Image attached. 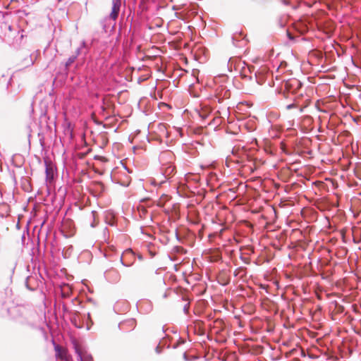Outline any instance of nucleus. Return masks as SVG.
<instances>
[{"instance_id": "18", "label": "nucleus", "mask_w": 361, "mask_h": 361, "mask_svg": "<svg viewBox=\"0 0 361 361\" xmlns=\"http://www.w3.org/2000/svg\"><path fill=\"white\" fill-rule=\"evenodd\" d=\"M87 321H90V322L91 324H92V320H91V317H90V313H88V314H87Z\"/></svg>"}, {"instance_id": "8", "label": "nucleus", "mask_w": 361, "mask_h": 361, "mask_svg": "<svg viewBox=\"0 0 361 361\" xmlns=\"http://www.w3.org/2000/svg\"><path fill=\"white\" fill-rule=\"evenodd\" d=\"M242 36L241 33H235L232 37L233 44L235 47H242L246 44L245 39L243 37L239 39Z\"/></svg>"}, {"instance_id": "17", "label": "nucleus", "mask_w": 361, "mask_h": 361, "mask_svg": "<svg viewBox=\"0 0 361 361\" xmlns=\"http://www.w3.org/2000/svg\"><path fill=\"white\" fill-rule=\"evenodd\" d=\"M29 280H30V278H27V281H29ZM26 286H27V288L28 289H30V290H34V288H30V286H29V285H28L27 282L26 283Z\"/></svg>"}, {"instance_id": "6", "label": "nucleus", "mask_w": 361, "mask_h": 361, "mask_svg": "<svg viewBox=\"0 0 361 361\" xmlns=\"http://www.w3.org/2000/svg\"><path fill=\"white\" fill-rule=\"evenodd\" d=\"M121 8L120 0H113L111 12L110 13V18L115 20L118 16Z\"/></svg>"}, {"instance_id": "23", "label": "nucleus", "mask_w": 361, "mask_h": 361, "mask_svg": "<svg viewBox=\"0 0 361 361\" xmlns=\"http://www.w3.org/2000/svg\"><path fill=\"white\" fill-rule=\"evenodd\" d=\"M63 310L66 311V307L63 305Z\"/></svg>"}, {"instance_id": "2", "label": "nucleus", "mask_w": 361, "mask_h": 361, "mask_svg": "<svg viewBox=\"0 0 361 361\" xmlns=\"http://www.w3.org/2000/svg\"><path fill=\"white\" fill-rule=\"evenodd\" d=\"M214 95L218 102H221L223 99L229 98L231 92L224 84H216L214 87Z\"/></svg>"}, {"instance_id": "14", "label": "nucleus", "mask_w": 361, "mask_h": 361, "mask_svg": "<svg viewBox=\"0 0 361 361\" xmlns=\"http://www.w3.org/2000/svg\"><path fill=\"white\" fill-rule=\"evenodd\" d=\"M295 106H296V105L294 103H293V104L287 105L286 109H291L293 108H295Z\"/></svg>"}, {"instance_id": "20", "label": "nucleus", "mask_w": 361, "mask_h": 361, "mask_svg": "<svg viewBox=\"0 0 361 361\" xmlns=\"http://www.w3.org/2000/svg\"><path fill=\"white\" fill-rule=\"evenodd\" d=\"M138 258H139V259L142 260V255H138Z\"/></svg>"}, {"instance_id": "11", "label": "nucleus", "mask_w": 361, "mask_h": 361, "mask_svg": "<svg viewBox=\"0 0 361 361\" xmlns=\"http://www.w3.org/2000/svg\"><path fill=\"white\" fill-rule=\"evenodd\" d=\"M85 47V42L84 41L82 42L80 46L77 49L74 55H77V57L81 54L82 50Z\"/></svg>"}, {"instance_id": "15", "label": "nucleus", "mask_w": 361, "mask_h": 361, "mask_svg": "<svg viewBox=\"0 0 361 361\" xmlns=\"http://www.w3.org/2000/svg\"><path fill=\"white\" fill-rule=\"evenodd\" d=\"M46 173H47V178H49L50 173L49 171V169L47 167L46 168Z\"/></svg>"}, {"instance_id": "13", "label": "nucleus", "mask_w": 361, "mask_h": 361, "mask_svg": "<svg viewBox=\"0 0 361 361\" xmlns=\"http://www.w3.org/2000/svg\"><path fill=\"white\" fill-rule=\"evenodd\" d=\"M75 315L78 314V312H75ZM72 322L74 324V325L77 327V328H81V326H79V325H77L76 324V316H74L72 318Z\"/></svg>"}, {"instance_id": "1", "label": "nucleus", "mask_w": 361, "mask_h": 361, "mask_svg": "<svg viewBox=\"0 0 361 361\" xmlns=\"http://www.w3.org/2000/svg\"><path fill=\"white\" fill-rule=\"evenodd\" d=\"M175 160L174 154L171 151L162 152L159 155V161L161 165L160 176H164L165 180L158 181L154 180L153 183L161 185L165 183L166 180H169L175 173V166L173 164Z\"/></svg>"}, {"instance_id": "12", "label": "nucleus", "mask_w": 361, "mask_h": 361, "mask_svg": "<svg viewBox=\"0 0 361 361\" xmlns=\"http://www.w3.org/2000/svg\"><path fill=\"white\" fill-rule=\"evenodd\" d=\"M95 215H96V212L94 211H92V213H91V216L93 219V222L91 223V226L92 227H94L96 226V224H95L96 216Z\"/></svg>"}, {"instance_id": "9", "label": "nucleus", "mask_w": 361, "mask_h": 361, "mask_svg": "<svg viewBox=\"0 0 361 361\" xmlns=\"http://www.w3.org/2000/svg\"><path fill=\"white\" fill-rule=\"evenodd\" d=\"M138 211L140 218L146 219L147 217L148 212L146 209H145L144 207L138 208ZM149 217L150 218V219H152L151 214L149 215Z\"/></svg>"}, {"instance_id": "21", "label": "nucleus", "mask_w": 361, "mask_h": 361, "mask_svg": "<svg viewBox=\"0 0 361 361\" xmlns=\"http://www.w3.org/2000/svg\"><path fill=\"white\" fill-rule=\"evenodd\" d=\"M87 329H90L89 324L87 322Z\"/></svg>"}, {"instance_id": "7", "label": "nucleus", "mask_w": 361, "mask_h": 361, "mask_svg": "<svg viewBox=\"0 0 361 361\" xmlns=\"http://www.w3.org/2000/svg\"><path fill=\"white\" fill-rule=\"evenodd\" d=\"M75 350L77 354L78 360L80 361H92V357L87 353H82L79 347L75 344Z\"/></svg>"}, {"instance_id": "3", "label": "nucleus", "mask_w": 361, "mask_h": 361, "mask_svg": "<svg viewBox=\"0 0 361 361\" xmlns=\"http://www.w3.org/2000/svg\"><path fill=\"white\" fill-rule=\"evenodd\" d=\"M121 262L125 267H130L135 262V254L132 250L128 249L123 252L121 257Z\"/></svg>"}, {"instance_id": "10", "label": "nucleus", "mask_w": 361, "mask_h": 361, "mask_svg": "<svg viewBox=\"0 0 361 361\" xmlns=\"http://www.w3.org/2000/svg\"><path fill=\"white\" fill-rule=\"evenodd\" d=\"M76 59H77V55H72L71 56H70L65 63L66 68L68 69V67L75 62Z\"/></svg>"}, {"instance_id": "19", "label": "nucleus", "mask_w": 361, "mask_h": 361, "mask_svg": "<svg viewBox=\"0 0 361 361\" xmlns=\"http://www.w3.org/2000/svg\"><path fill=\"white\" fill-rule=\"evenodd\" d=\"M156 352H157V353H160V350H159V346H157V347L156 348Z\"/></svg>"}, {"instance_id": "16", "label": "nucleus", "mask_w": 361, "mask_h": 361, "mask_svg": "<svg viewBox=\"0 0 361 361\" xmlns=\"http://www.w3.org/2000/svg\"><path fill=\"white\" fill-rule=\"evenodd\" d=\"M188 307H188V305H185V307H184V312H185V313H187V312H188Z\"/></svg>"}, {"instance_id": "22", "label": "nucleus", "mask_w": 361, "mask_h": 361, "mask_svg": "<svg viewBox=\"0 0 361 361\" xmlns=\"http://www.w3.org/2000/svg\"><path fill=\"white\" fill-rule=\"evenodd\" d=\"M14 269H15V267H13V268H12V272H13V271H14Z\"/></svg>"}, {"instance_id": "24", "label": "nucleus", "mask_w": 361, "mask_h": 361, "mask_svg": "<svg viewBox=\"0 0 361 361\" xmlns=\"http://www.w3.org/2000/svg\"><path fill=\"white\" fill-rule=\"evenodd\" d=\"M31 64H33V61L32 59H31Z\"/></svg>"}, {"instance_id": "5", "label": "nucleus", "mask_w": 361, "mask_h": 361, "mask_svg": "<svg viewBox=\"0 0 361 361\" xmlns=\"http://www.w3.org/2000/svg\"><path fill=\"white\" fill-rule=\"evenodd\" d=\"M136 326L135 319H129L120 323L119 327L123 331H131Z\"/></svg>"}, {"instance_id": "4", "label": "nucleus", "mask_w": 361, "mask_h": 361, "mask_svg": "<svg viewBox=\"0 0 361 361\" xmlns=\"http://www.w3.org/2000/svg\"><path fill=\"white\" fill-rule=\"evenodd\" d=\"M106 279L112 283L118 282L121 279V275L118 270L116 269H110L104 272Z\"/></svg>"}, {"instance_id": "25", "label": "nucleus", "mask_w": 361, "mask_h": 361, "mask_svg": "<svg viewBox=\"0 0 361 361\" xmlns=\"http://www.w3.org/2000/svg\"><path fill=\"white\" fill-rule=\"evenodd\" d=\"M17 0H11V1H16Z\"/></svg>"}]
</instances>
